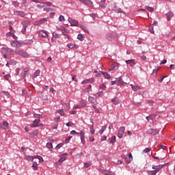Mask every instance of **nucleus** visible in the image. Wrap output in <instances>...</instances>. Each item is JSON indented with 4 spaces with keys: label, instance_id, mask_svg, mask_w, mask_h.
Segmentation results:
<instances>
[{
    "label": "nucleus",
    "instance_id": "f257e3e1",
    "mask_svg": "<svg viewBox=\"0 0 175 175\" xmlns=\"http://www.w3.org/2000/svg\"><path fill=\"white\" fill-rule=\"evenodd\" d=\"M13 53V49L10 48H3L2 49V54L5 59H10V55H12Z\"/></svg>",
    "mask_w": 175,
    "mask_h": 175
},
{
    "label": "nucleus",
    "instance_id": "49530a36",
    "mask_svg": "<svg viewBox=\"0 0 175 175\" xmlns=\"http://www.w3.org/2000/svg\"><path fill=\"white\" fill-rule=\"evenodd\" d=\"M93 109H94L96 113H99V109H98V107H96V106L93 105Z\"/></svg>",
    "mask_w": 175,
    "mask_h": 175
},
{
    "label": "nucleus",
    "instance_id": "393cba45",
    "mask_svg": "<svg viewBox=\"0 0 175 175\" xmlns=\"http://www.w3.org/2000/svg\"><path fill=\"white\" fill-rule=\"evenodd\" d=\"M40 70H37L33 75V79H35L36 77H38V76H40Z\"/></svg>",
    "mask_w": 175,
    "mask_h": 175
},
{
    "label": "nucleus",
    "instance_id": "f704fd0d",
    "mask_svg": "<svg viewBox=\"0 0 175 175\" xmlns=\"http://www.w3.org/2000/svg\"><path fill=\"white\" fill-rule=\"evenodd\" d=\"M145 8L146 10H148V12H154V8L152 7L146 6Z\"/></svg>",
    "mask_w": 175,
    "mask_h": 175
},
{
    "label": "nucleus",
    "instance_id": "9d476101",
    "mask_svg": "<svg viewBox=\"0 0 175 175\" xmlns=\"http://www.w3.org/2000/svg\"><path fill=\"white\" fill-rule=\"evenodd\" d=\"M10 44L12 47H14L15 49H20V47H21V43L18 41H12L11 42Z\"/></svg>",
    "mask_w": 175,
    "mask_h": 175
},
{
    "label": "nucleus",
    "instance_id": "4d7b16f0",
    "mask_svg": "<svg viewBox=\"0 0 175 175\" xmlns=\"http://www.w3.org/2000/svg\"><path fill=\"white\" fill-rule=\"evenodd\" d=\"M38 131H33V132H32V134L33 135V136H38Z\"/></svg>",
    "mask_w": 175,
    "mask_h": 175
},
{
    "label": "nucleus",
    "instance_id": "5fc2aeb1",
    "mask_svg": "<svg viewBox=\"0 0 175 175\" xmlns=\"http://www.w3.org/2000/svg\"><path fill=\"white\" fill-rule=\"evenodd\" d=\"M129 159L131 161H133V157L132 156V153L129 154Z\"/></svg>",
    "mask_w": 175,
    "mask_h": 175
},
{
    "label": "nucleus",
    "instance_id": "72a5a7b5",
    "mask_svg": "<svg viewBox=\"0 0 175 175\" xmlns=\"http://www.w3.org/2000/svg\"><path fill=\"white\" fill-rule=\"evenodd\" d=\"M77 39L79 40H81V42H83V40H84V36H83L82 34H79L77 36Z\"/></svg>",
    "mask_w": 175,
    "mask_h": 175
},
{
    "label": "nucleus",
    "instance_id": "4c0bfd02",
    "mask_svg": "<svg viewBox=\"0 0 175 175\" xmlns=\"http://www.w3.org/2000/svg\"><path fill=\"white\" fill-rule=\"evenodd\" d=\"M105 131H106V126H103V128H101V129L99 131L100 135H102L103 132H105Z\"/></svg>",
    "mask_w": 175,
    "mask_h": 175
},
{
    "label": "nucleus",
    "instance_id": "4be33fe9",
    "mask_svg": "<svg viewBox=\"0 0 175 175\" xmlns=\"http://www.w3.org/2000/svg\"><path fill=\"white\" fill-rule=\"evenodd\" d=\"M126 63L130 65V66H135V60L133 59L127 60Z\"/></svg>",
    "mask_w": 175,
    "mask_h": 175
},
{
    "label": "nucleus",
    "instance_id": "2eb2a0df",
    "mask_svg": "<svg viewBox=\"0 0 175 175\" xmlns=\"http://www.w3.org/2000/svg\"><path fill=\"white\" fill-rule=\"evenodd\" d=\"M79 2L88 6H92V1H91V0H79Z\"/></svg>",
    "mask_w": 175,
    "mask_h": 175
},
{
    "label": "nucleus",
    "instance_id": "864d4df0",
    "mask_svg": "<svg viewBox=\"0 0 175 175\" xmlns=\"http://www.w3.org/2000/svg\"><path fill=\"white\" fill-rule=\"evenodd\" d=\"M125 161L126 163H129L132 160L128 157H126Z\"/></svg>",
    "mask_w": 175,
    "mask_h": 175
},
{
    "label": "nucleus",
    "instance_id": "58836bf2",
    "mask_svg": "<svg viewBox=\"0 0 175 175\" xmlns=\"http://www.w3.org/2000/svg\"><path fill=\"white\" fill-rule=\"evenodd\" d=\"M46 147H47V148H49V150H51V148H53V144H51V143H47V144H46Z\"/></svg>",
    "mask_w": 175,
    "mask_h": 175
},
{
    "label": "nucleus",
    "instance_id": "052dcab7",
    "mask_svg": "<svg viewBox=\"0 0 175 175\" xmlns=\"http://www.w3.org/2000/svg\"><path fill=\"white\" fill-rule=\"evenodd\" d=\"M72 139V137H68V138L66 139V142L69 143L70 140Z\"/></svg>",
    "mask_w": 175,
    "mask_h": 175
},
{
    "label": "nucleus",
    "instance_id": "9b49d317",
    "mask_svg": "<svg viewBox=\"0 0 175 175\" xmlns=\"http://www.w3.org/2000/svg\"><path fill=\"white\" fill-rule=\"evenodd\" d=\"M9 129V123L8 122L4 121L3 124H0V129H4L5 131Z\"/></svg>",
    "mask_w": 175,
    "mask_h": 175
},
{
    "label": "nucleus",
    "instance_id": "de8ad7c7",
    "mask_svg": "<svg viewBox=\"0 0 175 175\" xmlns=\"http://www.w3.org/2000/svg\"><path fill=\"white\" fill-rule=\"evenodd\" d=\"M149 30H150V33H154V27H152V26H150L149 27Z\"/></svg>",
    "mask_w": 175,
    "mask_h": 175
},
{
    "label": "nucleus",
    "instance_id": "6e6d98bb",
    "mask_svg": "<svg viewBox=\"0 0 175 175\" xmlns=\"http://www.w3.org/2000/svg\"><path fill=\"white\" fill-rule=\"evenodd\" d=\"M77 133L79 134V133L76 132V131H75V130H73L70 132V135H77Z\"/></svg>",
    "mask_w": 175,
    "mask_h": 175
},
{
    "label": "nucleus",
    "instance_id": "dca6fc26",
    "mask_svg": "<svg viewBox=\"0 0 175 175\" xmlns=\"http://www.w3.org/2000/svg\"><path fill=\"white\" fill-rule=\"evenodd\" d=\"M79 135L81 136V143L83 144H85V133H84V131H81L79 133Z\"/></svg>",
    "mask_w": 175,
    "mask_h": 175
},
{
    "label": "nucleus",
    "instance_id": "4468645a",
    "mask_svg": "<svg viewBox=\"0 0 175 175\" xmlns=\"http://www.w3.org/2000/svg\"><path fill=\"white\" fill-rule=\"evenodd\" d=\"M40 123V119H36L33 124L31 125V128H38L39 124Z\"/></svg>",
    "mask_w": 175,
    "mask_h": 175
},
{
    "label": "nucleus",
    "instance_id": "338daca9",
    "mask_svg": "<svg viewBox=\"0 0 175 175\" xmlns=\"http://www.w3.org/2000/svg\"><path fill=\"white\" fill-rule=\"evenodd\" d=\"M32 167L34 170H38V165H32Z\"/></svg>",
    "mask_w": 175,
    "mask_h": 175
},
{
    "label": "nucleus",
    "instance_id": "37998d69",
    "mask_svg": "<svg viewBox=\"0 0 175 175\" xmlns=\"http://www.w3.org/2000/svg\"><path fill=\"white\" fill-rule=\"evenodd\" d=\"M90 166H91V163L88 162V163H84V167H90Z\"/></svg>",
    "mask_w": 175,
    "mask_h": 175
},
{
    "label": "nucleus",
    "instance_id": "423d86ee",
    "mask_svg": "<svg viewBox=\"0 0 175 175\" xmlns=\"http://www.w3.org/2000/svg\"><path fill=\"white\" fill-rule=\"evenodd\" d=\"M68 23H70L71 27H79V22L72 18H68Z\"/></svg>",
    "mask_w": 175,
    "mask_h": 175
},
{
    "label": "nucleus",
    "instance_id": "774afa93",
    "mask_svg": "<svg viewBox=\"0 0 175 175\" xmlns=\"http://www.w3.org/2000/svg\"><path fill=\"white\" fill-rule=\"evenodd\" d=\"M72 80L74 81H77V79H76V76H72Z\"/></svg>",
    "mask_w": 175,
    "mask_h": 175
},
{
    "label": "nucleus",
    "instance_id": "bb28decb",
    "mask_svg": "<svg viewBox=\"0 0 175 175\" xmlns=\"http://www.w3.org/2000/svg\"><path fill=\"white\" fill-rule=\"evenodd\" d=\"M91 81L94 82V79H85L81 82V84H87L88 83H91Z\"/></svg>",
    "mask_w": 175,
    "mask_h": 175
},
{
    "label": "nucleus",
    "instance_id": "680f3d73",
    "mask_svg": "<svg viewBox=\"0 0 175 175\" xmlns=\"http://www.w3.org/2000/svg\"><path fill=\"white\" fill-rule=\"evenodd\" d=\"M141 59L143 60V61H146V59H147V57H146V55H142L141 57Z\"/></svg>",
    "mask_w": 175,
    "mask_h": 175
},
{
    "label": "nucleus",
    "instance_id": "69168bd1",
    "mask_svg": "<svg viewBox=\"0 0 175 175\" xmlns=\"http://www.w3.org/2000/svg\"><path fill=\"white\" fill-rule=\"evenodd\" d=\"M89 140H90V142H94V140H95V138H94V137H90L89 138Z\"/></svg>",
    "mask_w": 175,
    "mask_h": 175
},
{
    "label": "nucleus",
    "instance_id": "a878e982",
    "mask_svg": "<svg viewBox=\"0 0 175 175\" xmlns=\"http://www.w3.org/2000/svg\"><path fill=\"white\" fill-rule=\"evenodd\" d=\"M101 73H102V75H103V77H105V79H109L111 78L110 75L108 74L107 72H102V71H101Z\"/></svg>",
    "mask_w": 175,
    "mask_h": 175
},
{
    "label": "nucleus",
    "instance_id": "a19ab883",
    "mask_svg": "<svg viewBox=\"0 0 175 175\" xmlns=\"http://www.w3.org/2000/svg\"><path fill=\"white\" fill-rule=\"evenodd\" d=\"M59 20L62 22L65 21V17L63 15H60L59 17Z\"/></svg>",
    "mask_w": 175,
    "mask_h": 175
},
{
    "label": "nucleus",
    "instance_id": "20e7f679",
    "mask_svg": "<svg viewBox=\"0 0 175 175\" xmlns=\"http://www.w3.org/2000/svg\"><path fill=\"white\" fill-rule=\"evenodd\" d=\"M22 25H23V29L21 30L22 33H25L26 31H27V27H28L29 25V21H24L21 23Z\"/></svg>",
    "mask_w": 175,
    "mask_h": 175
},
{
    "label": "nucleus",
    "instance_id": "c03bdc74",
    "mask_svg": "<svg viewBox=\"0 0 175 175\" xmlns=\"http://www.w3.org/2000/svg\"><path fill=\"white\" fill-rule=\"evenodd\" d=\"M166 77H167V76H164V77H161V78H159V79H158V81H159V83H162V81H163V79H165V78H166Z\"/></svg>",
    "mask_w": 175,
    "mask_h": 175
},
{
    "label": "nucleus",
    "instance_id": "39448f33",
    "mask_svg": "<svg viewBox=\"0 0 175 175\" xmlns=\"http://www.w3.org/2000/svg\"><path fill=\"white\" fill-rule=\"evenodd\" d=\"M38 94L40 98H41L43 100H47V96H49V94L47 93V92H46V90H44V92H39Z\"/></svg>",
    "mask_w": 175,
    "mask_h": 175
},
{
    "label": "nucleus",
    "instance_id": "aec40b11",
    "mask_svg": "<svg viewBox=\"0 0 175 175\" xmlns=\"http://www.w3.org/2000/svg\"><path fill=\"white\" fill-rule=\"evenodd\" d=\"M166 16H167V18L168 21H170V19L172 17H174V14H173V12H170L166 14Z\"/></svg>",
    "mask_w": 175,
    "mask_h": 175
},
{
    "label": "nucleus",
    "instance_id": "c85d7f7f",
    "mask_svg": "<svg viewBox=\"0 0 175 175\" xmlns=\"http://www.w3.org/2000/svg\"><path fill=\"white\" fill-rule=\"evenodd\" d=\"M79 106H81V108L85 107V106H87V103H85V101L84 100H81L80 101V105Z\"/></svg>",
    "mask_w": 175,
    "mask_h": 175
},
{
    "label": "nucleus",
    "instance_id": "3c124183",
    "mask_svg": "<svg viewBox=\"0 0 175 175\" xmlns=\"http://www.w3.org/2000/svg\"><path fill=\"white\" fill-rule=\"evenodd\" d=\"M107 139V137L106 135L103 136L101 139H100V142H105V140H106Z\"/></svg>",
    "mask_w": 175,
    "mask_h": 175
},
{
    "label": "nucleus",
    "instance_id": "ddd939ff",
    "mask_svg": "<svg viewBox=\"0 0 175 175\" xmlns=\"http://www.w3.org/2000/svg\"><path fill=\"white\" fill-rule=\"evenodd\" d=\"M68 157V154H63L60 156V159L59 161L56 163H62L64 161H66V158Z\"/></svg>",
    "mask_w": 175,
    "mask_h": 175
},
{
    "label": "nucleus",
    "instance_id": "1a4fd4ad",
    "mask_svg": "<svg viewBox=\"0 0 175 175\" xmlns=\"http://www.w3.org/2000/svg\"><path fill=\"white\" fill-rule=\"evenodd\" d=\"M148 133L149 135H152V136H155L156 135H158L159 133V131L158 129H150L148 130Z\"/></svg>",
    "mask_w": 175,
    "mask_h": 175
},
{
    "label": "nucleus",
    "instance_id": "f8f14e48",
    "mask_svg": "<svg viewBox=\"0 0 175 175\" xmlns=\"http://www.w3.org/2000/svg\"><path fill=\"white\" fill-rule=\"evenodd\" d=\"M44 23H47V18H43L39 21L34 23V25H40V24H44Z\"/></svg>",
    "mask_w": 175,
    "mask_h": 175
},
{
    "label": "nucleus",
    "instance_id": "7ed1b4c3",
    "mask_svg": "<svg viewBox=\"0 0 175 175\" xmlns=\"http://www.w3.org/2000/svg\"><path fill=\"white\" fill-rule=\"evenodd\" d=\"M106 38L109 42H111L113 40H116V39H117V37L116 36V33H108L106 35Z\"/></svg>",
    "mask_w": 175,
    "mask_h": 175
},
{
    "label": "nucleus",
    "instance_id": "f3484780",
    "mask_svg": "<svg viewBox=\"0 0 175 175\" xmlns=\"http://www.w3.org/2000/svg\"><path fill=\"white\" fill-rule=\"evenodd\" d=\"M152 169H153V170H154L157 173H159V172L161 170V169H162V165H153L152 167Z\"/></svg>",
    "mask_w": 175,
    "mask_h": 175
},
{
    "label": "nucleus",
    "instance_id": "c9c22d12",
    "mask_svg": "<svg viewBox=\"0 0 175 175\" xmlns=\"http://www.w3.org/2000/svg\"><path fill=\"white\" fill-rule=\"evenodd\" d=\"M81 28L83 29V31H84V32H86L87 33H88V29H87L85 26L81 25Z\"/></svg>",
    "mask_w": 175,
    "mask_h": 175
},
{
    "label": "nucleus",
    "instance_id": "0eeeda50",
    "mask_svg": "<svg viewBox=\"0 0 175 175\" xmlns=\"http://www.w3.org/2000/svg\"><path fill=\"white\" fill-rule=\"evenodd\" d=\"M28 75H29V68H24L21 73V77L23 79H25V77H27V76H28Z\"/></svg>",
    "mask_w": 175,
    "mask_h": 175
},
{
    "label": "nucleus",
    "instance_id": "6e6552de",
    "mask_svg": "<svg viewBox=\"0 0 175 175\" xmlns=\"http://www.w3.org/2000/svg\"><path fill=\"white\" fill-rule=\"evenodd\" d=\"M124 133L125 128L124 126L120 127L118 133V137H119V139H122V136H124Z\"/></svg>",
    "mask_w": 175,
    "mask_h": 175
},
{
    "label": "nucleus",
    "instance_id": "c756f323",
    "mask_svg": "<svg viewBox=\"0 0 175 175\" xmlns=\"http://www.w3.org/2000/svg\"><path fill=\"white\" fill-rule=\"evenodd\" d=\"M25 159H26V161H30L31 162H32L33 161V157H32V156H25Z\"/></svg>",
    "mask_w": 175,
    "mask_h": 175
},
{
    "label": "nucleus",
    "instance_id": "7c9ffc66",
    "mask_svg": "<svg viewBox=\"0 0 175 175\" xmlns=\"http://www.w3.org/2000/svg\"><path fill=\"white\" fill-rule=\"evenodd\" d=\"M109 143H111V144H114V143H116V136H112L110 139H109Z\"/></svg>",
    "mask_w": 175,
    "mask_h": 175
},
{
    "label": "nucleus",
    "instance_id": "5701e85b",
    "mask_svg": "<svg viewBox=\"0 0 175 175\" xmlns=\"http://www.w3.org/2000/svg\"><path fill=\"white\" fill-rule=\"evenodd\" d=\"M131 87L133 91H139V90H140V86H139V85H131Z\"/></svg>",
    "mask_w": 175,
    "mask_h": 175
},
{
    "label": "nucleus",
    "instance_id": "09e8293b",
    "mask_svg": "<svg viewBox=\"0 0 175 175\" xmlns=\"http://www.w3.org/2000/svg\"><path fill=\"white\" fill-rule=\"evenodd\" d=\"M43 5H46L47 6H51V3L49 1H46L45 3H42Z\"/></svg>",
    "mask_w": 175,
    "mask_h": 175
},
{
    "label": "nucleus",
    "instance_id": "412c9836",
    "mask_svg": "<svg viewBox=\"0 0 175 175\" xmlns=\"http://www.w3.org/2000/svg\"><path fill=\"white\" fill-rule=\"evenodd\" d=\"M67 46L68 49H79V46L77 45L72 43L68 44Z\"/></svg>",
    "mask_w": 175,
    "mask_h": 175
},
{
    "label": "nucleus",
    "instance_id": "ea45409f",
    "mask_svg": "<svg viewBox=\"0 0 175 175\" xmlns=\"http://www.w3.org/2000/svg\"><path fill=\"white\" fill-rule=\"evenodd\" d=\"M34 158H37V159H39L40 162H43V157H40V156H35Z\"/></svg>",
    "mask_w": 175,
    "mask_h": 175
},
{
    "label": "nucleus",
    "instance_id": "603ef678",
    "mask_svg": "<svg viewBox=\"0 0 175 175\" xmlns=\"http://www.w3.org/2000/svg\"><path fill=\"white\" fill-rule=\"evenodd\" d=\"M98 96H103V91L97 93Z\"/></svg>",
    "mask_w": 175,
    "mask_h": 175
},
{
    "label": "nucleus",
    "instance_id": "cd10ccee",
    "mask_svg": "<svg viewBox=\"0 0 175 175\" xmlns=\"http://www.w3.org/2000/svg\"><path fill=\"white\" fill-rule=\"evenodd\" d=\"M111 102L112 103H113V105H118V103H120V100L118 99V98H116L112 99Z\"/></svg>",
    "mask_w": 175,
    "mask_h": 175
},
{
    "label": "nucleus",
    "instance_id": "2f4dec72",
    "mask_svg": "<svg viewBox=\"0 0 175 175\" xmlns=\"http://www.w3.org/2000/svg\"><path fill=\"white\" fill-rule=\"evenodd\" d=\"M56 113H59V114H60V116H65V112L64 111V109H58L56 111Z\"/></svg>",
    "mask_w": 175,
    "mask_h": 175
},
{
    "label": "nucleus",
    "instance_id": "473e14b6",
    "mask_svg": "<svg viewBox=\"0 0 175 175\" xmlns=\"http://www.w3.org/2000/svg\"><path fill=\"white\" fill-rule=\"evenodd\" d=\"M148 174L149 175H157V173H158L157 172L154 170L152 171H147Z\"/></svg>",
    "mask_w": 175,
    "mask_h": 175
},
{
    "label": "nucleus",
    "instance_id": "0e129e2a",
    "mask_svg": "<svg viewBox=\"0 0 175 175\" xmlns=\"http://www.w3.org/2000/svg\"><path fill=\"white\" fill-rule=\"evenodd\" d=\"M73 109H81V107L80 105H75L73 107Z\"/></svg>",
    "mask_w": 175,
    "mask_h": 175
},
{
    "label": "nucleus",
    "instance_id": "f03ea898",
    "mask_svg": "<svg viewBox=\"0 0 175 175\" xmlns=\"http://www.w3.org/2000/svg\"><path fill=\"white\" fill-rule=\"evenodd\" d=\"M14 53L16 55H19L20 57H23V58H29V53L23 50H15Z\"/></svg>",
    "mask_w": 175,
    "mask_h": 175
},
{
    "label": "nucleus",
    "instance_id": "8fccbe9b",
    "mask_svg": "<svg viewBox=\"0 0 175 175\" xmlns=\"http://www.w3.org/2000/svg\"><path fill=\"white\" fill-rule=\"evenodd\" d=\"M100 90H105V88H106V85H105V84H101V85H100Z\"/></svg>",
    "mask_w": 175,
    "mask_h": 175
},
{
    "label": "nucleus",
    "instance_id": "79ce46f5",
    "mask_svg": "<svg viewBox=\"0 0 175 175\" xmlns=\"http://www.w3.org/2000/svg\"><path fill=\"white\" fill-rule=\"evenodd\" d=\"M62 146H64V144L60 143V144H59L56 146L55 149H56V150H59V148H61V147H62Z\"/></svg>",
    "mask_w": 175,
    "mask_h": 175
},
{
    "label": "nucleus",
    "instance_id": "13d9d810",
    "mask_svg": "<svg viewBox=\"0 0 175 175\" xmlns=\"http://www.w3.org/2000/svg\"><path fill=\"white\" fill-rule=\"evenodd\" d=\"M104 174H105V175H111V172H107V171H105V172H104Z\"/></svg>",
    "mask_w": 175,
    "mask_h": 175
},
{
    "label": "nucleus",
    "instance_id": "b1692460",
    "mask_svg": "<svg viewBox=\"0 0 175 175\" xmlns=\"http://www.w3.org/2000/svg\"><path fill=\"white\" fill-rule=\"evenodd\" d=\"M155 117H156L155 114H151L146 117V120H148V121H150V120H154V118H155Z\"/></svg>",
    "mask_w": 175,
    "mask_h": 175
},
{
    "label": "nucleus",
    "instance_id": "a211bd4d",
    "mask_svg": "<svg viewBox=\"0 0 175 175\" xmlns=\"http://www.w3.org/2000/svg\"><path fill=\"white\" fill-rule=\"evenodd\" d=\"M90 122L92 124V126L90 127V133L94 135V133H95V130L94 129V119H90Z\"/></svg>",
    "mask_w": 175,
    "mask_h": 175
},
{
    "label": "nucleus",
    "instance_id": "e2e57ef3",
    "mask_svg": "<svg viewBox=\"0 0 175 175\" xmlns=\"http://www.w3.org/2000/svg\"><path fill=\"white\" fill-rule=\"evenodd\" d=\"M62 34L64 36H66L67 39H70V36L68 35V34H65L64 33V32H62Z\"/></svg>",
    "mask_w": 175,
    "mask_h": 175
},
{
    "label": "nucleus",
    "instance_id": "a18cd8bd",
    "mask_svg": "<svg viewBox=\"0 0 175 175\" xmlns=\"http://www.w3.org/2000/svg\"><path fill=\"white\" fill-rule=\"evenodd\" d=\"M9 62L10 65H16V64H17V62H16V60H10Z\"/></svg>",
    "mask_w": 175,
    "mask_h": 175
},
{
    "label": "nucleus",
    "instance_id": "e433bc0d",
    "mask_svg": "<svg viewBox=\"0 0 175 175\" xmlns=\"http://www.w3.org/2000/svg\"><path fill=\"white\" fill-rule=\"evenodd\" d=\"M92 90V86L91 85H89L88 87L85 89V92H90Z\"/></svg>",
    "mask_w": 175,
    "mask_h": 175
},
{
    "label": "nucleus",
    "instance_id": "6ab92c4d",
    "mask_svg": "<svg viewBox=\"0 0 175 175\" xmlns=\"http://www.w3.org/2000/svg\"><path fill=\"white\" fill-rule=\"evenodd\" d=\"M40 36L45 38H49V34L47 33V31H42L41 32H40Z\"/></svg>",
    "mask_w": 175,
    "mask_h": 175
},
{
    "label": "nucleus",
    "instance_id": "bf43d9fd",
    "mask_svg": "<svg viewBox=\"0 0 175 175\" xmlns=\"http://www.w3.org/2000/svg\"><path fill=\"white\" fill-rule=\"evenodd\" d=\"M149 151H150V150L149 148H146L144 150V152H149Z\"/></svg>",
    "mask_w": 175,
    "mask_h": 175
}]
</instances>
